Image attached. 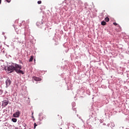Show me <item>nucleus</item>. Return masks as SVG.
<instances>
[{
	"label": "nucleus",
	"mask_w": 129,
	"mask_h": 129,
	"mask_svg": "<svg viewBox=\"0 0 129 129\" xmlns=\"http://www.w3.org/2000/svg\"><path fill=\"white\" fill-rule=\"evenodd\" d=\"M12 120L13 122H17V119L16 118H13L12 119Z\"/></svg>",
	"instance_id": "9d476101"
},
{
	"label": "nucleus",
	"mask_w": 129,
	"mask_h": 129,
	"mask_svg": "<svg viewBox=\"0 0 129 129\" xmlns=\"http://www.w3.org/2000/svg\"><path fill=\"white\" fill-rule=\"evenodd\" d=\"M37 124L36 123H34V128H36V127L37 126Z\"/></svg>",
	"instance_id": "2eb2a0df"
},
{
	"label": "nucleus",
	"mask_w": 129,
	"mask_h": 129,
	"mask_svg": "<svg viewBox=\"0 0 129 129\" xmlns=\"http://www.w3.org/2000/svg\"><path fill=\"white\" fill-rule=\"evenodd\" d=\"M32 79L33 80H35V81H41L42 80L40 78H38L37 77H33L32 78Z\"/></svg>",
	"instance_id": "39448f33"
},
{
	"label": "nucleus",
	"mask_w": 129,
	"mask_h": 129,
	"mask_svg": "<svg viewBox=\"0 0 129 129\" xmlns=\"http://www.w3.org/2000/svg\"><path fill=\"white\" fill-rule=\"evenodd\" d=\"M15 30L17 31V29H16V28H15Z\"/></svg>",
	"instance_id": "412c9836"
},
{
	"label": "nucleus",
	"mask_w": 129,
	"mask_h": 129,
	"mask_svg": "<svg viewBox=\"0 0 129 129\" xmlns=\"http://www.w3.org/2000/svg\"><path fill=\"white\" fill-rule=\"evenodd\" d=\"M2 4V0H0V4Z\"/></svg>",
	"instance_id": "a211bd4d"
},
{
	"label": "nucleus",
	"mask_w": 129,
	"mask_h": 129,
	"mask_svg": "<svg viewBox=\"0 0 129 129\" xmlns=\"http://www.w3.org/2000/svg\"><path fill=\"white\" fill-rule=\"evenodd\" d=\"M43 22H37L36 23V25L37 27H39L40 26V25H42Z\"/></svg>",
	"instance_id": "423d86ee"
},
{
	"label": "nucleus",
	"mask_w": 129,
	"mask_h": 129,
	"mask_svg": "<svg viewBox=\"0 0 129 129\" xmlns=\"http://www.w3.org/2000/svg\"><path fill=\"white\" fill-rule=\"evenodd\" d=\"M37 4H38V5H41V4H42V1H38Z\"/></svg>",
	"instance_id": "f8f14e48"
},
{
	"label": "nucleus",
	"mask_w": 129,
	"mask_h": 129,
	"mask_svg": "<svg viewBox=\"0 0 129 129\" xmlns=\"http://www.w3.org/2000/svg\"><path fill=\"white\" fill-rule=\"evenodd\" d=\"M20 114H21V111L17 110V111L13 114V117H19V116H20Z\"/></svg>",
	"instance_id": "f03ea898"
},
{
	"label": "nucleus",
	"mask_w": 129,
	"mask_h": 129,
	"mask_svg": "<svg viewBox=\"0 0 129 129\" xmlns=\"http://www.w3.org/2000/svg\"><path fill=\"white\" fill-rule=\"evenodd\" d=\"M21 69H22V66L17 63H14L8 67V73H12V72L15 71L18 74H24V72Z\"/></svg>",
	"instance_id": "f257e3e1"
},
{
	"label": "nucleus",
	"mask_w": 129,
	"mask_h": 129,
	"mask_svg": "<svg viewBox=\"0 0 129 129\" xmlns=\"http://www.w3.org/2000/svg\"><path fill=\"white\" fill-rule=\"evenodd\" d=\"M34 60V56L33 55L31 56L30 58L29 59V62H32Z\"/></svg>",
	"instance_id": "0eeeda50"
},
{
	"label": "nucleus",
	"mask_w": 129,
	"mask_h": 129,
	"mask_svg": "<svg viewBox=\"0 0 129 129\" xmlns=\"http://www.w3.org/2000/svg\"><path fill=\"white\" fill-rule=\"evenodd\" d=\"M117 27L118 28V30H117V32H120V31H121V27H120V26H119V25H118Z\"/></svg>",
	"instance_id": "6e6552de"
},
{
	"label": "nucleus",
	"mask_w": 129,
	"mask_h": 129,
	"mask_svg": "<svg viewBox=\"0 0 129 129\" xmlns=\"http://www.w3.org/2000/svg\"><path fill=\"white\" fill-rule=\"evenodd\" d=\"M7 3H11V0H6Z\"/></svg>",
	"instance_id": "dca6fc26"
},
{
	"label": "nucleus",
	"mask_w": 129,
	"mask_h": 129,
	"mask_svg": "<svg viewBox=\"0 0 129 129\" xmlns=\"http://www.w3.org/2000/svg\"><path fill=\"white\" fill-rule=\"evenodd\" d=\"M34 61H36V59H34Z\"/></svg>",
	"instance_id": "4be33fe9"
},
{
	"label": "nucleus",
	"mask_w": 129,
	"mask_h": 129,
	"mask_svg": "<svg viewBox=\"0 0 129 129\" xmlns=\"http://www.w3.org/2000/svg\"><path fill=\"white\" fill-rule=\"evenodd\" d=\"M32 118H34V116H32Z\"/></svg>",
	"instance_id": "aec40b11"
},
{
	"label": "nucleus",
	"mask_w": 129,
	"mask_h": 129,
	"mask_svg": "<svg viewBox=\"0 0 129 129\" xmlns=\"http://www.w3.org/2000/svg\"><path fill=\"white\" fill-rule=\"evenodd\" d=\"M105 22H109V18L108 17H106L105 18Z\"/></svg>",
	"instance_id": "9b49d317"
},
{
	"label": "nucleus",
	"mask_w": 129,
	"mask_h": 129,
	"mask_svg": "<svg viewBox=\"0 0 129 129\" xmlns=\"http://www.w3.org/2000/svg\"><path fill=\"white\" fill-rule=\"evenodd\" d=\"M9 101H7V100H4L2 103V106L6 107V106H7L8 104H9Z\"/></svg>",
	"instance_id": "20e7f679"
},
{
	"label": "nucleus",
	"mask_w": 129,
	"mask_h": 129,
	"mask_svg": "<svg viewBox=\"0 0 129 129\" xmlns=\"http://www.w3.org/2000/svg\"><path fill=\"white\" fill-rule=\"evenodd\" d=\"M78 4H79V5H82V1H79V2H78Z\"/></svg>",
	"instance_id": "ddd939ff"
},
{
	"label": "nucleus",
	"mask_w": 129,
	"mask_h": 129,
	"mask_svg": "<svg viewBox=\"0 0 129 129\" xmlns=\"http://www.w3.org/2000/svg\"><path fill=\"white\" fill-rule=\"evenodd\" d=\"M113 24L114 26H117V23H116V22H114Z\"/></svg>",
	"instance_id": "4468645a"
},
{
	"label": "nucleus",
	"mask_w": 129,
	"mask_h": 129,
	"mask_svg": "<svg viewBox=\"0 0 129 129\" xmlns=\"http://www.w3.org/2000/svg\"><path fill=\"white\" fill-rule=\"evenodd\" d=\"M58 43H56L54 44V45H55V46H57V45H58Z\"/></svg>",
	"instance_id": "f3484780"
},
{
	"label": "nucleus",
	"mask_w": 129,
	"mask_h": 129,
	"mask_svg": "<svg viewBox=\"0 0 129 129\" xmlns=\"http://www.w3.org/2000/svg\"><path fill=\"white\" fill-rule=\"evenodd\" d=\"M34 114V112L32 113V115L33 116V115Z\"/></svg>",
	"instance_id": "6ab92c4d"
},
{
	"label": "nucleus",
	"mask_w": 129,
	"mask_h": 129,
	"mask_svg": "<svg viewBox=\"0 0 129 129\" xmlns=\"http://www.w3.org/2000/svg\"><path fill=\"white\" fill-rule=\"evenodd\" d=\"M101 24L102 25V26H105L106 25V22H105V21H102Z\"/></svg>",
	"instance_id": "1a4fd4ad"
},
{
	"label": "nucleus",
	"mask_w": 129,
	"mask_h": 129,
	"mask_svg": "<svg viewBox=\"0 0 129 129\" xmlns=\"http://www.w3.org/2000/svg\"><path fill=\"white\" fill-rule=\"evenodd\" d=\"M6 87H9V86L11 85V83H12V81H11L10 78H8L6 80Z\"/></svg>",
	"instance_id": "7ed1b4c3"
}]
</instances>
